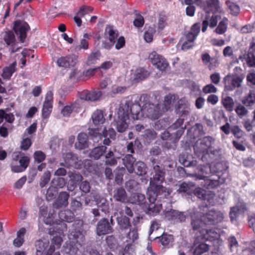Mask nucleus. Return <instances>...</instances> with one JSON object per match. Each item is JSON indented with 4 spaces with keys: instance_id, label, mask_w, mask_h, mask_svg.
<instances>
[{
    "instance_id": "c03bdc74",
    "label": "nucleus",
    "mask_w": 255,
    "mask_h": 255,
    "mask_svg": "<svg viewBox=\"0 0 255 255\" xmlns=\"http://www.w3.org/2000/svg\"><path fill=\"white\" fill-rule=\"evenodd\" d=\"M167 15L164 12H160L158 14L157 23L158 29L162 30L167 25Z\"/></svg>"
},
{
    "instance_id": "c85d7f7f",
    "label": "nucleus",
    "mask_w": 255,
    "mask_h": 255,
    "mask_svg": "<svg viewBox=\"0 0 255 255\" xmlns=\"http://www.w3.org/2000/svg\"><path fill=\"white\" fill-rule=\"evenodd\" d=\"M78 141L75 143L76 148L81 150L88 146V135L85 133H80L78 136Z\"/></svg>"
},
{
    "instance_id": "338daca9",
    "label": "nucleus",
    "mask_w": 255,
    "mask_h": 255,
    "mask_svg": "<svg viewBox=\"0 0 255 255\" xmlns=\"http://www.w3.org/2000/svg\"><path fill=\"white\" fill-rule=\"evenodd\" d=\"M80 189L85 193L89 192L91 189L89 182L86 181L82 182L80 185Z\"/></svg>"
},
{
    "instance_id": "9b49d317",
    "label": "nucleus",
    "mask_w": 255,
    "mask_h": 255,
    "mask_svg": "<svg viewBox=\"0 0 255 255\" xmlns=\"http://www.w3.org/2000/svg\"><path fill=\"white\" fill-rule=\"evenodd\" d=\"M118 114L119 119L117 122V128L119 132H123L128 127L127 121L129 120V112L128 110L125 111L123 107H120Z\"/></svg>"
},
{
    "instance_id": "1a4fd4ad",
    "label": "nucleus",
    "mask_w": 255,
    "mask_h": 255,
    "mask_svg": "<svg viewBox=\"0 0 255 255\" xmlns=\"http://www.w3.org/2000/svg\"><path fill=\"white\" fill-rule=\"evenodd\" d=\"M13 29L18 36L20 42H24L27 36V32L30 29L28 23L23 21L17 20L14 22Z\"/></svg>"
},
{
    "instance_id": "7c9ffc66",
    "label": "nucleus",
    "mask_w": 255,
    "mask_h": 255,
    "mask_svg": "<svg viewBox=\"0 0 255 255\" xmlns=\"http://www.w3.org/2000/svg\"><path fill=\"white\" fill-rule=\"evenodd\" d=\"M63 158L64 159V164L61 163V165H65L67 167L69 166H76L75 163L77 160V157L76 155L73 154L72 153L69 152L66 154H63Z\"/></svg>"
},
{
    "instance_id": "c9c22d12",
    "label": "nucleus",
    "mask_w": 255,
    "mask_h": 255,
    "mask_svg": "<svg viewBox=\"0 0 255 255\" xmlns=\"http://www.w3.org/2000/svg\"><path fill=\"white\" fill-rule=\"evenodd\" d=\"M59 217L61 221L71 222L74 219V214L70 210H65L59 213Z\"/></svg>"
},
{
    "instance_id": "f257e3e1",
    "label": "nucleus",
    "mask_w": 255,
    "mask_h": 255,
    "mask_svg": "<svg viewBox=\"0 0 255 255\" xmlns=\"http://www.w3.org/2000/svg\"><path fill=\"white\" fill-rule=\"evenodd\" d=\"M154 174L150 178L149 187L148 188L147 195L150 204L148 206V213L154 216L159 213L162 209L161 204H155L158 196H168L172 192L170 189L166 188L162 185L165 179L164 169L156 163L154 159H151Z\"/></svg>"
},
{
    "instance_id": "e433bc0d",
    "label": "nucleus",
    "mask_w": 255,
    "mask_h": 255,
    "mask_svg": "<svg viewBox=\"0 0 255 255\" xmlns=\"http://www.w3.org/2000/svg\"><path fill=\"white\" fill-rule=\"evenodd\" d=\"M78 58V56L75 54L68 55L59 58L57 60V64H76Z\"/></svg>"
},
{
    "instance_id": "a878e982",
    "label": "nucleus",
    "mask_w": 255,
    "mask_h": 255,
    "mask_svg": "<svg viewBox=\"0 0 255 255\" xmlns=\"http://www.w3.org/2000/svg\"><path fill=\"white\" fill-rule=\"evenodd\" d=\"M111 65H101V66L97 68L89 69L86 71L83 70V75L84 81L89 79L90 77L94 75V74L97 72L98 71L101 69L107 70L110 68Z\"/></svg>"
},
{
    "instance_id": "bf43d9fd",
    "label": "nucleus",
    "mask_w": 255,
    "mask_h": 255,
    "mask_svg": "<svg viewBox=\"0 0 255 255\" xmlns=\"http://www.w3.org/2000/svg\"><path fill=\"white\" fill-rule=\"evenodd\" d=\"M51 174L50 171H47L44 172L43 175L41 177L40 182V186L42 188L44 187L50 181Z\"/></svg>"
},
{
    "instance_id": "680f3d73",
    "label": "nucleus",
    "mask_w": 255,
    "mask_h": 255,
    "mask_svg": "<svg viewBox=\"0 0 255 255\" xmlns=\"http://www.w3.org/2000/svg\"><path fill=\"white\" fill-rule=\"evenodd\" d=\"M202 91L205 94L215 93L217 92V89L213 84H210L204 86Z\"/></svg>"
},
{
    "instance_id": "8fccbe9b",
    "label": "nucleus",
    "mask_w": 255,
    "mask_h": 255,
    "mask_svg": "<svg viewBox=\"0 0 255 255\" xmlns=\"http://www.w3.org/2000/svg\"><path fill=\"white\" fill-rule=\"evenodd\" d=\"M15 65H10L9 66L5 67L3 70L1 74L2 78L4 79H9L11 77L12 74L15 71Z\"/></svg>"
},
{
    "instance_id": "58836bf2",
    "label": "nucleus",
    "mask_w": 255,
    "mask_h": 255,
    "mask_svg": "<svg viewBox=\"0 0 255 255\" xmlns=\"http://www.w3.org/2000/svg\"><path fill=\"white\" fill-rule=\"evenodd\" d=\"M221 103L226 111L228 112H232L233 111L234 102L232 98L229 96L223 97Z\"/></svg>"
},
{
    "instance_id": "0e129e2a",
    "label": "nucleus",
    "mask_w": 255,
    "mask_h": 255,
    "mask_svg": "<svg viewBox=\"0 0 255 255\" xmlns=\"http://www.w3.org/2000/svg\"><path fill=\"white\" fill-rule=\"evenodd\" d=\"M144 23V20L143 16L140 14L137 15L136 17L133 21L134 25L138 28H140L143 26Z\"/></svg>"
},
{
    "instance_id": "f704fd0d",
    "label": "nucleus",
    "mask_w": 255,
    "mask_h": 255,
    "mask_svg": "<svg viewBox=\"0 0 255 255\" xmlns=\"http://www.w3.org/2000/svg\"><path fill=\"white\" fill-rule=\"evenodd\" d=\"M92 119L93 123L95 125L103 124L105 120L104 117L103 111L101 110H97L93 113L92 116Z\"/></svg>"
},
{
    "instance_id": "69168bd1",
    "label": "nucleus",
    "mask_w": 255,
    "mask_h": 255,
    "mask_svg": "<svg viewBox=\"0 0 255 255\" xmlns=\"http://www.w3.org/2000/svg\"><path fill=\"white\" fill-rule=\"evenodd\" d=\"M231 132L238 138H241L244 134L243 131L236 126L232 127Z\"/></svg>"
},
{
    "instance_id": "4be33fe9",
    "label": "nucleus",
    "mask_w": 255,
    "mask_h": 255,
    "mask_svg": "<svg viewBox=\"0 0 255 255\" xmlns=\"http://www.w3.org/2000/svg\"><path fill=\"white\" fill-rule=\"evenodd\" d=\"M200 23H194L191 27L190 30L185 35L186 40L194 42L200 32Z\"/></svg>"
},
{
    "instance_id": "5701e85b",
    "label": "nucleus",
    "mask_w": 255,
    "mask_h": 255,
    "mask_svg": "<svg viewBox=\"0 0 255 255\" xmlns=\"http://www.w3.org/2000/svg\"><path fill=\"white\" fill-rule=\"evenodd\" d=\"M69 194L66 192H62L60 193L58 197L54 204V207L59 208L62 207H66L68 204Z\"/></svg>"
},
{
    "instance_id": "ddd939ff",
    "label": "nucleus",
    "mask_w": 255,
    "mask_h": 255,
    "mask_svg": "<svg viewBox=\"0 0 255 255\" xmlns=\"http://www.w3.org/2000/svg\"><path fill=\"white\" fill-rule=\"evenodd\" d=\"M150 72L143 67H138L131 70L130 80L133 83H138L146 79Z\"/></svg>"
},
{
    "instance_id": "3c124183",
    "label": "nucleus",
    "mask_w": 255,
    "mask_h": 255,
    "mask_svg": "<svg viewBox=\"0 0 255 255\" xmlns=\"http://www.w3.org/2000/svg\"><path fill=\"white\" fill-rule=\"evenodd\" d=\"M48 246V242L47 241L44 242L42 240L37 241L36 243L37 255L42 254L46 250Z\"/></svg>"
},
{
    "instance_id": "f03ea898",
    "label": "nucleus",
    "mask_w": 255,
    "mask_h": 255,
    "mask_svg": "<svg viewBox=\"0 0 255 255\" xmlns=\"http://www.w3.org/2000/svg\"><path fill=\"white\" fill-rule=\"evenodd\" d=\"M222 166L221 163H217L211 166H204L201 169L202 174H196L195 176L198 179L204 180L207 188H213L219 186L223 182L220 180V172L222 171L221 169Z\"/></svg>"
},
{
    "instance_id": "ea45409f",
    "label": "nucleus",
    "mask_w": 255,
    "mask_h": 255,
    "mask_svg": "<svg viewBox=\"0 0 255 255\" xmlns=\"http://www.w3.org/2000/svg\"><path fill=\"white\" fill-rule=\"evenodd\" d=\"M145 199L143 194L139 193H133L128 199V202L131 204L141 205L144 203Z\"/></svg>"
},
{
    "instance_id": "393cba45",
    "label": "nucleus",
    "mask_w": 255,
    "mask_h": 255,
    "mask_svg": "<svg viewBox=\"0 0 255 255\" xmlns=\"http://www.w3.org/2000/svg\"><path fill=\"white\" fill-rule=\"evenodd\" d=\"M190 111L189 105L184 100H180L178 101V105L176 109L177 114L180 116L187 115Z\"/></svg>"
},
{
    "instance_id": "de8ad7c7",
    "label": "nucleus",
    "mask_w": 255,
    "mask_h": 255,
    "mask_svg": "<svg viewBox=\"0 0 255 255\" xmlns=\"http://www.w3.org/2000/svg\"><path fill=\"white\" fill-rule=\"evenodd\" d=\"M26 233L25 228H21L17 233V238L13 241V245L17 247H20L24 242V236Z\"/></svg>"
},
{
    "instance_id": "a19ab883",
    "label": "nucleus",
    "mask_w": 255,
    "mask_h": 255,
    "mask_svg": "<svg viewBox=\"0 0 255 255\" xmlns=\"http://www.w3.org/2000/svg\"><path fill=\"white\" fill-rule=\"evenodd\" d=\"M107 147L105 146H100L94 148L90 153V156L95 159H98L105 152Z\"/></svg>"
},
{
    "instance_id": "4468645a",
    "label": "nucleus",
    "mask_w": 255,
    "mask_h": 255,
    "mask_svg": "<svg viewBox=\"0 0 255 255\" xmlns=\"http://www.w3.org/2000/svg\"><path fill=\"white\" fill-rule=\"evenodd\" d=\"M239 58L244 63L255 64V40L250 42L248 53L240 55Z\"/></svg>"
},
{
    "instance_id": "4c0bfd02",
    "label": "nucleus",
    "mask_w": 255,
    "mask_h": 255,
    "mask_svg": "<svg viewBox=\"0 0 255 255\" xmlns=\"http://www.w3.org/2000/svg\"><path fill=\"white\" fill-rule=\"evenodd\" d=\"M69 78L73 82L84 81L83 71L78 69H72Z\"/></svg>"
},
{
    "instance_id": "2eb2a0df",
    "label": "nucleus",
    "mask_w": 255,
    "mask_h": 255,
    "mask_svg": "<svg viewBox=\"0 0 255 255\" xmlns=\"http://www.w3.org/2000/svg\"><path fill=\"white\" fill-rule=\"evenodd\" d=\"M82 108V102L80 100H77L70 105L64 106L61 111V114L64 117H69L73 113H79Z\"/></svg>"
},
{
    "instance_id": "49530a36",
    "label": "nucleus",
    "mask_w": 255,
    "mask_h": 255,
    "mask_svg": "<svg viewBox=\"0 0 255 255\" xmlns=\"http://www.w3.org/2000/svg\"><path fill=\"white\" fill-rule=\"evenodd\" d=\"M134 168L135 172L138 175L142 176L146 173L147 166L142 161H139L136 162Z\"/></svg>"
},
{
    "instance_id": "dca6fc26",
    "label": "nucleus",
    "mask_w": 255,
    "mask_h": 255,
    "mask_svg": "<svg viewBox=\"0 0 255 255\" xmlns=\"http://www.w3.org/2000/svg\"><path fill=\"white\" fill-rule=\"evenodd\" d=\"M196 237L193 245L194 251L193 255H201L207 252L209 250V245L204 243L205 241L201 239V237L198 234H196Z\"/></svg>"
},
{
    "instance_id": "6e6552de",
    "label": "nucleus",
    "mask_w": 255,
    "mask_h": 255,
    "mask_svg": "<svg viewBox=\"0 0 255 255\" xmlns=\"http://www.w3.org/2000/svg\"><path fill=\"white\" fill-rule=\"evenodd\" d=\"M83 224L82 221H76L73 224L75 229L69 235V239L72 240L73 243L76 242L77 244H79L80 246H81L84 241V236L81 231Z\"/></svg>"
},
{
    "instance_id": "473e14b6",
    "label": "nucleus",
    "mask_w": 255,
    "mask_h": 255,
    "mask_svg": "<svg viewBox=\"0 0 255 255\" xmlns=\"http://www.w3.org/2000/svg\"><path fill=\"white\" fill-rule=\"evenodd\" d=\"M4 40L7 45L11 46L10 48L11 52L13 53L17 50V48L15 49L14 47L15 39V36L12 31H8L5 33L4 37Z\"/></svg>"
},
{
    "instance_id": "9d476101",
    "label": "nucleus",
    "mask_w": 255,
    "mask_h": 255,
    "mask_svg": "<svg viewBox=\"0 0 255 255\" xmlns=\"http://www.w3.org/2000/svg\"><path fill=\"white\" fill-rule=\"evenodd\" d=\"M242 82V78L240 77L234 75H228L224 78V90L226 91H232L236 88L241 86Z\"/></svg>"
},
{
    "instance_id": "412c9836",
    "label": "nucleus",
    "mask_w": 255,
    "mask_h": 255,
    "mask_svg": "<svg viewBox=\"0 0 255 255\" xmlns=\"http://www.w3.org/2000/svg\"><path fill=\"white\" fill-rule=\"evenodd\" d=\"M220 8L219 0H207L205 2L203 9L208 14L210 12H216Z\"/></svg>"
},
{
    "instance_id": "cd10ccee",
    "label": "nucleus",
    "mask_w": 255,
    "mask_h": 255,
    "mask_svg": "<svg viewBox=\"0 0 255 255\" xmlns=\"http://www.w3.org/2000/svg\"><path fill=\"white\" fill-rule=\"evenodd\" d=\"M148 59L152 64H168L165 58L156 51L151 52Z\"/></svg>"
},
{
    "instance_id": "774afa93",
    "label": "nucleus",
    "mask_w": 255,
    "mask_h": 255,
    "mask_svg": "<svg viewBox=\"0 0 255 255\" xmlns=\"http://www.w3.org/2000/svg\"><path fill=\"white\" fill-rule=\"evenodd\" d=\"M243 253L244 255L248 253H251L252 255H255V241L251 242L249 249L244 250Z\"/></svg>"
},
{
    "instance_id": "bb28decb",
    "label": "nucleus",
    "mask_w": 255,
    "mask_h": 255,
    "mask_svg": "<svg viewBox=\"0 0 255 255\" xmlns=\"http://www.w3.org/2000/svg\"><path fill=\"white\" fill-rule=\"evenodd\" d=\"M130 113L133 120H138L143 116L142 108L138 103L133 104L130 107Z\"/></svg>"
},
{
    "instance_id": "423d86ee",
    "label": "nucleus",
    "mask_w": 255,
    "mask_h": 255,
    "mask_svg": "<svg viewBox=\"0 0 255 255\" xmlns=\"http://www.w3.org/2000/svg\"><path fill=\"white\" fill-rule=\"evenodd\" d=\"M61 226V230L58 232L59 235H56L51 240L50 245L49 248L47 250L45 255H61L59 252H55V250L60 248L63 239L61 235L63 233V231L66 229V225L64 223L59 224Z\"/></svg>"
},
{
    "instance_id": "052dcab7",
    "label": "nucleus",
    "mask_w": 255,
    "mask_h": 255,
    "mask_svg": "<svg viewBox=\"0 0 255 255\" xmlns=\"http://www.w3.org/2000/svg\"><path fill=\"white\" fill-rule=\"evenodd\" d=\"M195 194L199 198L206 200H208V195L206 194V191L201 188H197L195 190Z\"/></svg>"
},
{
    "instance_id": "a211bd4d",
    "label": "nucleus",
    "mask_w": 255,
    "mask_h": 255,
    "mask_svg": "<svg viewBox=\"0 0 255 255\" xmlns=\"http://www.w3.org/2000/svg\"><path fill=\"white\" fill-rule=\"evenodd\" d=\"M165 218L169 221L174 222H183L185 220L186 216L183 213L171 209L164 213Z\"/></svg>"
},
{
    "instance_id": "5fc2aeb1",
    "label": "nucleus",
    "mask_w": 255,
    "mask_h": 255,
    "mask_svg": "<svg viewBox=\"0 0 255 255\" xmlns=\"http://www.w3.org/2000/svg\"><path fill=\"white\" fill-rule=\"evenodd\" d=\"M93 7L88 5H82L77 12V15L80 16H84L86 14H90L93 11Z\"/></svg>"
},
{
    "instance_id": "0eeeda50",
    "label": "nucleus",
    "mask_w": 255,
    "mask_h": 255,
    "mask_svg": "<svg viewBox=\"0 0 255 255\" xmlns=\"http://www.w3.org/2000/svg\"><path fill=\"white\" fill-rule=\"evenodd\" d=\"M161 105L157 104L146 103L142 108L143 116H145L149 119L154 120L158 119L162 115V109H160Z\"/></svg>"
},
{
    "instance_id": "79ce46f5",
    "label": "nucleus",
    "mask_w": 255,
    "mask_h": 255,
    "mask_svg": "<svg viewBox=\"0 0 255 255\" xmlns=\"http://www.w3.org/2000/svg\"><path fill=\"white\" fill-rule=\"evenodd\" d=\"M14 115L10 113L1 109L0 110V124L2 123L4 120L9 123H12L14 121Z\"/></svg>"
},
{
    "instance_id": "09e8293b",
    "label": "nucleus",
    "mask_w": 255,
    "mask_h": 255,
    "mask_svg": "<svg viewBox=\"0 0 255 255\" xmlns=\"http://www.w3.org/2000/svg\"><path fill=\"white\" fill-rule=\"evenodd\" d=\"M118 225L122 229H127L131 226L129 219L126 216H121L117 218Z\"/></svg>"
},
{
    "instance_id": "4d7b16f0",
    "label": "nucleus",
    "mask_w": 255,
    "mask_h": 255,
    "mask_svg": "<svg viewBox=\"0 0 255 255\" xmlns=\"http://www.w3.org/2000/svg\"><path fill=\"white\" fill-rule=\"evenodd\" d=\"M227 5L232 14L237 15L239 13L240 9L238 5L232 2H228Z\"/></svg>"
},
{
    "instance_id": "b1692460",
    "label": "nucleus",
    "mask_w": 255,
    "mask_h": 255,
    "mask_svg": "<svg viewBox=\"0 0 255 255\" xmlns=\"http://www.w3.org/2000/svg\"><path fill=\"white\" fill-rule=\"evenodd\" d=\"M105 34L108 35L109 39L111 43L115 44L119 36V31L115 29L113 25H108L105 28Z\"/></svg>"
},
{
    "instance_id": "c756f323",
    "label": "nucleus",
    "mask_w": 255,
    "mask_h": 255,
    "mask_svg": "<svg viewBox=\"0 0 255 255\" xmlns=\"http://www.w3.org/2000/svg\"><path fill=\"white\" fill-rule=\"evenodd\" d=\"M242 104L246 107H252L255 104V92L250 91L242 100Z\"/></svg>"
},
{
    "instance_id": "2f4dec72",
    "label": "nucleus",
    "mask_w": 255,
    "mask_h": 255,
    "mask_svg": "<svg viewBox=\"0 0 255 255\" xmlns=\"http://www.w3.org/2000/svg\"><path fill=\"white\" fill-rule=\"evenodd\" d=\"M123 163L127 168L129 173H132L134 171L133 163L135 161V159L131 154L126 155L123 159Z\"/></svg>"
},
{
    "instance_id": "603ef678",
    "label": "nucleus",
    "mask_w": 255,
    "mask_h": 255,
    "mask_svg": "<svg viewBox=\"0 0 255 255\" xmlns=\"http://www.w3.org/2000/svg\"><path fill=\"white\" fill-rule=\"evenodd\" d=\"M227 19L225 18L221 21L217 28L215 30V32L218 34H223L227 30Z\"/></svg>"
},
{
    "instance_id": "aec40b11",
    "label": "nucleus",
    "mask_w": 255,
    "mask_h": 255,
    "mask_svg": "<svg viewBox=\"0 0 255 255\" xmlns=\"http://www.w3.org/2000/svg\"><path fill=\"white\" fill-rule=\"evenodd\" d=\"M214 142V139L211 136H205L200 140L199 150L200 152H212V145Z\"/></svg>"
},
{
    "instance_id": "7ed1b4c3",
    "label": "nucleus",
    "mask_w": 255,
    "mask_h": 255,
    "mask_svg": "<svg viewBox=\"0 0 255 255\" xmlns=\"http://www.w3.org/2000/svg\"><path fill=\"white\" fill-rule=\"evenodd\" d=\"M198 215L191 216V226L193 230L197 231L196 234H198L200 236L201 239L203 241H213L218 239L219 235L212 230H208L206 228L205 225H200L202 222L197 219Z\"/></svg>"
},
{
    "instance_id": "13d9d810",
    "label": "nucleus",
    "mask_w": 255,
    "mask_h": 255,
    "mask_svg": "<svg viewBox=\"0 0 255 255\" xmlns=\"http://www.w3.org/2000/svg\"><path fill=\"white\" fill-rule=\"evenodd\" d=\"M235 112L241 118L245 116L248 113L247 109L242 105H239L236 107Z\"/></svg>"
},
{
    "instance_id": "37998d69",
    "label": "nucleus",
    "mask_w": 255,
    "mask_h": 255,
    "mask_svg": "<svg viewBox=\"0 0 255 255\" xmlns=\"http://www.w3.org/2000/svg\"><path fill=\"white\" fill-rule=\"evenodd\" d=\"M114 198L117 201L122 202H128L127 194L123 188H118L114 194Z\"/></svg>"
},
{
    "instance_id": "20e7f679",
    "label": "nucleus",
    "mask_w": 255,
    "mask_h": 255,
    "mask_svg": "<svg viewBox=\"0 0 255 255\" xmlns=\"http://www.w3.org/2000/svg\"><path fill=\"white\" fill-rule=\"evenodd\" d=\"M194 214L199 215L197 219L202 222L200 225H215L222 222L224 218L223 213L214 209L209 210L204 215L198 212H194L191 214V216Z\"/></svg>"
},
{
    "instance_id": "a18cd8bd",
    "label": "nucleus",
    "mask_w": 255,
    "mask_h": 255,
    "mask_svg": "<svg viewBox=\"0 0 255 255\" xmlns=\"http://www.w3.org/2000/svg\"><path fill=\"white\" fill-rule=\"evenodd\" d=\"M177 99V96L175 95L169 94L165 97L164 101V107L162 108L163 112L167 111L170 108V105Z\"/></svg>"
},
{
    "instance_id": "f3484780",
    "label": "nucleus",
    "mask_w": 255,
    "mask_h": 255,
    "mask_svg": "<svg viewBox=\"0 0 255 255\" xmlns=\"http://www.w3.org/2000/svg\"><path fill=\"white\" fill-rule=\"evenodd\" d=\"M102 95L100 91H89L84 90L79 93V97L81 100L90 101H96L99 100Z\"/></svg>"
},
{
    "instance_id": "72a5a7b5",
    "label": "nucleus",
    "mask_w": 255,
    "mask_h": 255,
    "mask_svg": "<svg viewBox=\"0 0 255 255\" xmlns=\"http://www.w3.org/2000/svg\"><path fill=\"white\" fill-rule=\"evenodd\" d=\"M102 136L105 137H107L103 141L104 144L105 145H109L111 143L110 138L114 139L115 138L116 132L113 128H110L108 130H107L105 128L104 130L102 131Z\"/></svg>"
},
{
    "instance_id": "f8f14e48",
    "label": "nucleus",
    "mask_w": 255,
    "mask_h": 255,
    "mask_svg": "<svg viewBox=\"0 0 255 255\" xmlns=\"http://www.w3.org/2000/svg\"><path fill=\"white\" fill-rule=\"evenodd\" d=\"M113 232L114 229L108 219L104 218L98 222L96 227L97 235L101 236L113 233Z\"/></svg>"
},
{
    "instance_id": "6e6d98bb",
    "label": "nucleus",
    "mask_w": 255,
    "mask_h": 255,
    "mask_svg": "<svg viewBox=\"0 0 255 255\" xmlns=\"http://www.w3.org/2000/svg\"><path fill=\"white\" fill-rule=\"evenodd\" d=\"M52 109V105L43 103L42 112L43 118L46 119L50 116Z\"/></svg>"
},
{
    "instance_id": "e2e57ef3",
    "label": "nucleus",
    "mask_w": 255,
    "mask_h": 255,
    "mask_svg": "<svg viewBox=\"0 0 255 255\" xmlns=\"http://www.w3.org/2000/svg\"><path fill=\"white\" fill-rule=\"evenodd\" d=\"M45 157V154L41 151H36L34 153V159L38 163L42 162Z\"/></svg>"
},
{
    "instance_id": "864d4df0",
    "label": "nucleus",
    "mask_w": 255,
    "mask_h": 255,
    "mask_svg": "<svg viewBox=\"0 0 255 255\" xmlns=\"http://www.w3.org/2000/svg\"><path fill=\"white\" fill-rule=\"evenodd\" d=\"M90 35L88 33H84L83 35V38L80 41V44L77 46V48L80 49L87 50L89 48V42L88 40L90 38Z\"/></svg>"
},
{
    "instance_id": "39448f33",
    "label": "nucleus",
    "mask_w": 255,
    "mask_h": 255,
    "mask_svg": "<svg viewBox=\"0 0 255 255\" xmlns=\"http://www.w3.org/2000/svg\"><path fill=\"white\" fill-rule=\"evenodd\" d=\"M11 171L13 172H21L24 171L29 163V158L24 156L20 151L14 152L12 155Z\"/></svg>"
},
{
    "instance_id": "6ab92c4d",
    "label": "nucleus",
    "mask_w": 255,
    "mask_h": 255,
    "mask_svg": "<svg viewBox=\"0 0 255 255\" xmlns=\"http://www.w3.org/2000/svg\"><path fill=\"white\" fill-rule=\"evenodd\" d=\"M220 18L221 17L217 15H213L210 17L208 14H206L205 19L202 22V31L205 32L208 26L211 28L215 27Z\"/></svg>"
}]
</instances>
